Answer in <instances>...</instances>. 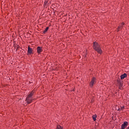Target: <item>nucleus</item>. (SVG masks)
<instances>
[{"label": "nucleus", "instance_id": "obj_12", "mask_svg": "<svg viewBox=\"0 0 129 129\" xmlns=\"http://www.w3.org/2000/svg\"><path fill=\"white\" fill-rule=\"evenodd\" d=\"M121 109H122L123 108H124V107L122 106V107H121Z\"/></svg>", "mask_w": 129, "mask_h": 129}, {"label": "nucleus", "instance_id": "obj_8", "mask_svg": "<svg viewBox=\"0 0 129 129\" xmlns=\"http://www.w3.org/2000/svg\"><path fill=\"white\" fill-rule=\"evenodd\" d=\"M96 117H97V115H96V114L93 115L92 116V118L94 121H95V120H96Z\"/></svg>", "mask_w": 129, "mask_h": 129}, {"label": "nucleus", "instance_id": "obj_6", "mask_svg": "<svg viewBox=\"0 0 129 129\" xmlns=\"http://www.w3.org/2000/svg\"><path fill=\"white\" fill-rule=\"evenodd\" d=\"M37 52L38 54H40V53L43 52V48L42 47L38 46L37 48Z\"/></svg>", "mask_w": 129, "mask_h": 129}, {"label": "nucleus", "instance_id": "obj_2", "mask_svg": "<svg viewBox=\"0 0 129 129\" xmlns=\"http://www.w3.org/2000/svg\"><path fill=\"white\" fill-rule=\"evenodd\" d=\"M35 93V91H32L29 95L27 96L26 99V101L27 103H31L32 101L33 100V98H32V96H33V94Z\"/></svg>", "mask_w": 129, "mask_h": 129}, {"label": "nucleus", "instance_id": "obj_9", "mask_svg": "<svg viewBox=\"0 0 129 129\" xmlns=\"http://www.w3.org/2000/svg\"><path fill=\"white\" fill-rule=\"evenodd\" d=\"M124 25V23L122 22L121 24V26H119L118 27V30L121 29V27H122V26H123Z\"/></svg>", "mask_w": 129, "mask_h": 129}, {"label": "nucleus", "instance_id": "obj_1", "mask_svg": "<svg viewBox=\"0 0 129 129\" xmlns=\"http://www.w3.org/2000/svg\"><path fill=\"white\" fill-rule=\"evenodd\" d=\"M93 48V49L96 51V52H97V53H98L99 54L102 53V50H101L100 45L97 42H94Z\"/></svg>", "mask_w": 129, "mask_h": 129}, {"label": "nucleus", "instance_id": "obj_4", "mask_svg": "<svg viewBox=\"0 0 129 129\" xmlns=\"http://www.w3.org/2000/svg\"><path fill=\"white\" fill-rule=\"evenodd\" d=\"M128 125V122L127 121H124L121 125V129H124Z\"/></svg>", "mask_w": 129, "mask_h": 129}, {"label": "nucleus", "instance_id": "obj_5", "mask_svg": "<svg viewBox=\"0 0 129 129\" xmlns=\"http://www.w3.org/2000/svg\"><path fill=\"white\" fill-rule=\"evenodd\" d=\"M27 52L29 55H32V54H33V49L30 47V46H28Z\"/></svg>", "mask_w": 129, "mask_h": 129}, {"label": "nucleus", "instance_id": "obj_10", "mask_svg": "<svg viewBox=\"0 0 129 129\" xmlns=\"http://www.w3.org/2000/svg\"><path fill=\"white\" fill-rule=\"evenodd\" d=\"M48 30H49V27H46L45 30L43 31L44 34H45V33H46Z\"/></svg>", "mask_w": 129, "mask_h": 129}, {"label": "nucleus", "instance_id": "obj_13", "mask_svg": "<svg viewBox=\"0 0 129 129\" xmlns=\"http://www.w3.org/2000/svg\"><path fill=\"white\" fill-rule=\"evenodd\" d=\"M127 129H129V126H128V127H127Z\"/></svg>", "mask_w": 129, "mask_h": 129}, {"label": "nucleus", "instance_id": "obj_7", "mask_svg": "<svg viewBox=\"0 0 129 129\" xmlns=\"http://www.w3.org/2000/svg\"><path fill=\"white\" fill-rule=\"evenodd\" d=\"M126 76H127L126 74H124L121 75L120 78H121V80H122V79H124V78H125L126 77Z\"/></svg>", "mask_w": 129, "mask_h": 129}, {"label": "nucleus", "instance_id": "obj_3", "mask_svg": "<svg viewBox=\"0 0 129 129\" xmlns=\"http://www.w3.org/2000/svg\"><path fill=\"white\" fill-rule=\"evenodd\" d=\"M96 83V78L93 77L90 83V87H93V85Z\"/></svg>", "mask_w": 129, "mask_h": 129}, {"label": "nucleus", "instance_id": "obj_11", "mask_svg": "<svg viewBox=\"0 0 129 129\" xmlns=\"http://www.w3.org/2000/svg\"><path fill=\"white\" fill-rule=\"evenodd\" d=\"M86 55H87V52H86V54L84 55V57H86Z\"/></svg>", "mask_w": 129, "mask_h": 129}]
</instances>
